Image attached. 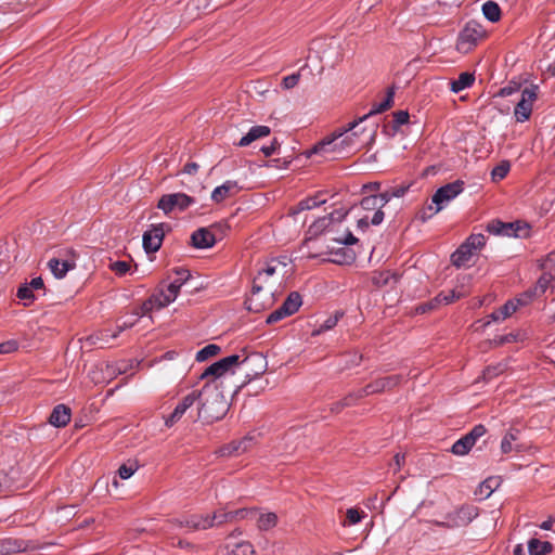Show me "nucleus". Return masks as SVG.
I'll use <instances>...</instances> for the list:
<instances>
[{
  "instance_id": "nucleus-57",
  "label": "nucleus",
  "mask_w": 555,
  "mask_h": 555,
  "mask_svg": "<svg viewBox=\"0 0 555 555\" xmlns=\"http://www.w3.org/2000/svg\"><path fill=\"white\" fill-rule=\"evenodd\" d=\"M532 297H533V293L527 292V293L521 294L519 297H517L515 299H511L509 301H516L517 309H518L519 307L529 305L532 300Z\"/></svg>"
},
{
  "instance_id": "nucleus-1",
  "label": "nucleus",
  "mask_w": 555,
  "mask_h": 555,
  "mask_svg": "<svg viewBox=\"0 0 555 555\" xmlns=\"http://www.w3.org/2000/svg\"><path fill=\"white\" fill-rule=\"evenodd\" d=\"M197 413L193 422L203 421L204 423H214L221 420L228 412L229 403L223 395L219 383H205L203 388L197 391Z\"/></svg>"
},
{
  "instance_id": "nucleus-56",
  "label": "nucleus",
  "mask_w": 555,
  "mask_h": 555,
  "mask_svg": "<svg viewBox=\"0 0 555 555\" xmlns=\"http://www.w3.org/2000/svg\"><path fill=\"white\" fill-rule=\"evenodd\" d=\"M17 297L22 300H28L31 302L35 298L31 288L28 286V284L23 285L17 291Z\"/></svg>"
},
{
  "instance_id": "nucleus-14",
  "label": "nucleus",
  "mask_w": 555,
  "mask_h": 555,
  "mask_svg": "<svg viewBox=\"0 0 555 555\" xmlns=\"http://www.w3.org/2000/svg\"><path fill=\"white\" fill-rule=\"evenodd\" d=\"M401 375H391L380 377L367 384L365 387L357 391V398H363L369 395L378 393L385 390H390L401 383Z\"/></svg>"
},
{
  "instance_id": "nucleus-2",
  "label": "nucleus",
  "mask_w": 555,
  "mask_h": 555,
  "mask_svg": "<svg viewBox=\"0 0 555 555\" xmlns=\"http://www.w3.org/2000/svg\"><path fill=\"white\" fill-rule=\"evenodd\" d=\"M360 121L349 122L347 127L336 129L332 134L325 137L312 150L313 153H334L345 156L353 153L359 146V134L353 131Z\"/></svg>"
},
{
  "instance_id": "nucleus-7",
  "label": "nucleus",
  "mask_w": 555,
  "mask_h": 555,
  "mask_svg": "<svg viewBox=\"0 0 555 555\" xmlns=\"http://www.w3.org/2000/svg\"><path fill=\"white\" fill-rule=\"evenodd\" d=\"M462 191L463 182L460 180L439 188L431 197V205L428 206V209L431 210V215L439 212L443 204L455 198Z\"/></svg>"
},
{
  "instance_id": "nucleus-64",
  "label": "nucleus",
  "mask_w": 555,
  "mask_h": 555,
  "mask_svg": "<svg viewBox=\"0 0 555 555\" xmlns=\"http://www.w3.org/2000/svg\"><path fill=\"white\" fill-rule=\"evenodd\" d=\"M28 286L34 289H42L44 287L43 280L40 276L34 278Z\"/></svg>"
},
{
  "instance_id": "nucleus-50",
  "label": "nucleus",
  "mask_w": 555,
  "mask_h": 555,
  "mask_svg": "<svg viewBox=\"0 0 555 555\" xmlns=\"http://www.w3.org/2000/svg\"><path fill=\"white\" fill-rule=\"evenodd\" d=\"M137 469H138V465L135 463L130 464V465L122 464L118 468V476L121 479H128L137 472Z\"/></svg>"
},
{
  "instance_id": "nucleus-23",
  "label": "nucleus",
  "mask_w": 555,
  "mask_h": 555,
  "mask_svg": "<svg viewBox=\"0 0 555 555\" xmlns=\"http://www.w3.org/2000/svg\"><path fill=\"white\" fill-rule=\"evenodd\" d=\"M50 423L55 427H63L70 421V409L64 404L56 405L49 418Z\"/></svg>"
},
{
  "instance_id": "nucleus-48",
  "label": "nucleus",
  "mask_w": 555,
  "mask_h": 555,
  "mask_svg": "<svg viewBox=\"0 0 555 555\" xmlns=\"http://www.w3.org/2000/svg\"><path fill=\"white\" fill-rule=\"evenodd\" d=\"M390 279H396V275L389 271L377 272L373 275V283L380 287L387 285Z\"/></svg>"
},
{
  "instance_id": "nucleus-46",
  "label": "nucleus",
  "mask_w": 555,
  "mask_h": 555,
  "mask_svg": "<svg viewBox=\"0 0 555 555\" xmlns=\"http://www.w3.org/2000/svg\"><path fill=\"white\" fill-rule=\"evenodd\" d=\"M519 339H521V334L520 333H509V334H506V335H501V336L495 337L492 340V344L495 347H499V346H502L504 344L517 341Z\"/></svg>"
},
{
  "instance_id": "nucleus-37",
  "label": "nucleus",
  "mask_w": 555,
  "mask_h": 555,
  "mask_svg": "<svg viewBox=\"0 0 555 555\" xmlns=\"http://www.w3.org/2000/svg\"><path fill=\"white\" fill-rule=\"evenodd\" d=\"M467 295V292H465L463 288L461 289H452L449 293H440L435 297L436 302L441 304H451L462 297H465Z\"/></svg>"
},
{
  "instance_id": "nucleus-60",
  "label": "nucleus",
  "mask_w": 555,
  "mask_h": 555,
  "mask_svg": "<svg viewBox=\"0 0 555 555\" xmlns=\"http://www.w3.org/2000/svg\"><path fill=\"white\" fill-rule=\"evenodd\" d=\"M553 279V276L550 274L548 276L546 275H543L539 281H538V285L537 287L534 288V293L540 289L541 293H544L548 283L551 282V280Z\"/></svg>"
},
{
  "instance_id": "nucleus-52",
  "label": "nucleus",
  "mask_w": 555,
  "mask_h": 555,
  "mask_svg": "<svg viewBox=\"0 0 555 555\" xmlns=\"http://www.w3.org/2000/svg\"><path fill=\"white\" fill-rule=\"evenodd\" d=\"M18 349V344L16 340L11 339L3 343H0V354L12 353Z\"/></svg>"
},
{
  "instance_id": "nucleus-35",
  "label": "nucleus",
  "mask_w": 555,
  "mask_h": 555,
  "mask_svg": "<svg viewBox=\"0 0 555 555\" xmlns=\"http://www.w3.org/2000/svg\"><path fill=\"white\" fill-rule=\"evenodd\" d=\"M229 555H254V546L249 542H237L227 545Z\"/></svg>"
},
{
  "instance_id": "nucleus-28",
  "label": "nucleus",
  "mask_w": 555,
  "mask_h": 555,
  "mask_svg": "<svg viewBox=\"0 0 555 555\" xmlns=\"http://www.w3.org/2000/svg\"><path fill=\"white\" fill-rule=\"evenodd\" d=\"M393 95H395L393 89L392 88L388 89L385 100L383 102H380L379 104H375L366 115L359 118V121H363L372 115L379 114V113H383V112L389 109L393 104Z\"/></svg>"
},
{
  "instance_id": "nucleus-42",
  "label": "nucleus",
  "mask_w": 555,
  "mask_h": 555,
  "mask_svg": "<svg viewBox=\"0 0 555 555\" xmlns=\"http://www.w3.org/2000/svg\"><path fill=\"white\" fill-rule=\"evenodd\" d=\"M341 315L343 313L336 312L334 315L328 317L318 328L313 330L312 336H318L323 332L332 330L334 326H336Z\"/></svg>"
},
{
  "instance_id": "nucleus-63",
  "label": "nucleus",
  "mask_w": 555,
  "mask_h": 555,
  "mask_svg": "<svg viewBox=\"0 0 555 555\" xmlns=\"http://www.w3.org/2000/svg\"><path fill=\"white\" fill-rule=\"evenodd\" d=\"M383 220H384V211L382 210V208H378V209L374 212V215H373V217H372V219H371V221H370V222H371L373 225H378V224H380V223L383 222Z\"/></svg>"
},
{
  "instance_id": "nucleus-61",
  "label": "nucleus",
  "mask_w": 555,
  "mask_h": 555,
  "mask_svg": "<svg viewBox=\"0 0 555 555\" xmlns=\"http://www.w3.org/2000/svg\"><path fill=\"white\" fill-rule=\"evenodd\" d=\"M348 357L349 359L346 363L347 367L359 365L362 360V356L358 352L350 353Z\"/></svg>"
},
{
  "instance_id": "nucleus-20",
  "label": "nucleus",
  "mask_w": 555,
  "mask_h": 555,
  "mask_svg": "<svg viewBox=\"0 0 555 555\" xmlns=\"http://www.w3.org/2000/svg\"><path fill=\"white\" fill-rule=\"evenodd\" d=\"M192 244L195 248H209L216 243L214 233L207 228L196 230L191 236Z\"/></svg>"
},
{
  "instance_id": "nucleus-49",
  "label": "nucleus",
  "mask_w": 555,
  "mask_h": 555,
  "mask_svg": "<svg viewBox=\"0 0 555 555\" xmlns=\"http://www.w3.org/2000/svg\"><path fill=\"white\" fill-rule=\"evenodd\" d=\"M365 516L363 512H360L358 508L351 507L346 512V518L348 525H356L361 521V519Z\"/></svg>"
},
{
  "instance_id": "nucleus-18",
  "label": "nucleus",
  "mask_w": 555,
  "mask_h": 555,
  "mask_svg": "<svg viewBox=\"0 0 555 555\" xmlns=\"http://www.w3.org/2000/svg\"><path fill=\"white\" fill-rule=\"evenodd\" d=\"M255 444V438L253 436H246L241 440L232 441L219 449L221 456L240 455L247 452Z\"/></svg>"
},
{
  "instance_id": "nucleus-44",
  "label": "nucleus",
  "mask_w": 555,
  "mask_h": 555,
  "mask_svg": "<svg viewBox=\"0 0 555 555\" xmlns=\"http://www.w3.org/2000/svg\"><path fill=\"white\" fill-rule=\"evenodd\" d=\"M498 485L496 478H488L479 485L477 494L489 498Z\"/></svg>"
},
{
  "instance_id": "nucleus-21",
  "label": "nucleus",
  "mask_w": 555,
  "mask_h": 555,
  "mask_svg": "<svg viewBox=\"0 0 555 555\" xmlns=\"http://www.w3.org/2000/svg\"><path fill=\"white\" fill-rule=\"evenodd\" d=\"M238 192V186L235 181L228 180L222 185L217 186L211 193V199L216 203H221L228 197L235 195Z\"/></svg>"
},
{
  "instance_id": "nucleus-47",
  "label": "nucleus",
  "mask_w": 555,
  "mask_h": 555,
  "mask_svg": "<svg viewBox=\"0 0 555 555\" xmlns=\"http://www.w3.org/2000/svg\"><path fill=\"white\" fill-rule=\"evenodd\" d=\"M359 398H357V392L349 393L347 397H345L341 401L336 402L332 405L331 411L332 412H339L345 406H349L354 403Z\"/></svg>"
},
{
  "instance_id": "nucleus-33",
  "label": "nucleus",
  "mask_w": 555,
  "mask_h": 555,
  "mask_svg": "<svg viewBox=\"0 0 555 555\" xmlns=\"http://www.w3.org/2000/svg\"><path fill=\"white\" fill-rule=\"evenodd\" d=\"M326 203L325 198H322L321 195H317L313 197L306 198L298 203V205L293 209V214L296 215L304 210H309L315 208L322 204Z\"/></svg>"
},
{
  "instance_id": "nucleus-55",
  "label": "nucleus",
  "mask_w": 555,
  "mask_h": 555,
  "mask_svg": "<svg viewBox=\"0 0 555 555\" xmlns=\"http://www.w3.org/2000/svg\"><path fill=\"white\" fill-rule=\"evenodd\" d=\"M331 220H332V217L320 218L318 221H315L310 227V232L313 234H317L318 232L322 231L325 227H327L330 224Z\"/></svg>"
},
{
  "instance_id": "nucleus-5",
  "label": "nucleus",
  "mask_w": 555,
  "mask_h": 555,
  "mask_svg": "<svg viewBox=\"0 0 555 555\" xmlns=\"http://www.w3.org/2000/svg\"><path fill=\"white\" fill-rule=\"evenodd\" d=\"M486 36L485 28L476 21H469L459 35L456 49L461 53H468Z\"/></svg>"
},
{
  "instance_id": "nucleus-24",
  "label": "nucleus",
  "mask_w": 555,
  "mask_h": 555,
  "mask_svg": "<svg viewBox=\"0 0 555 555\" xmlns=\"http://www.w3.org/2000/svg\"><path fill=\"white\" fill-rule=\"evenodd\" d=\"M270 134V128L268 126H254L249 129V131L242 137V139L238 141V146H247L251 142L264 138Z\"/></svg>"
},
{
  "instance_id": "nucleus-39",
  "label": "nucleus",
  "mask_w": 555,
  "mask_h": 555,
  "mask_svg": "<svg viewBox=\"0 0 555 555\" xmlns=\"http://www.w3.org/2000/svg\"><path fill=\"white\" fill-rule=\"evenodd\" d=\"M482 13L487 20L494 23L501 17V9L498 3L493 1H487L482 5Z\"/></svg>"
},
{
  "instance_id": "nucleus-36",
  "label": "nucleus",
  "mask_w": 555,
  "mask_h": 555,
  "mask_svg": "<svg viewBox=\"0 0 555 555\" xmlns=\"http://www.w3.org/2000/svg\"><path fill=\"white\" fill-rule=\"evenodd\" d=\"M278 524V516L275 513H266L259 515L257 519V527L261 531H268L274 528Z\"/></svg>"
},
{
  "instance_id": "nucleus-59",
  "label": "nucleus",
  "mask_w": 555,
  "mask_h": 555,
  "mask_svg": "<svg viewBox=\"0 0 555 555\" xmlns=\"http://www.w3.org/2000/svg\"><path fill=\"white\" fill-rule=\"evenodd\" d=\"M393 118L397 126L404 125L409 121V113L405 111H398L393 114Z\"/></svg>"
},
{
  "instance_id": "nucleus-29",
  "label": "nucleus",
  "mask_w": 555,
  "mask_h": 555,
  "mask_svg": "<svg viewBox=\"0 0 555 555\" xmlns=\"http://www.w3.org/2000/svg\"><path fill=\"white\" fill-rule=\"evenodd\" d=\"M26 550L23 541L14 539L0 540V555H9Z\"/></svg>"
},
{
  "instance_id": "nucleus-41",
  "label": "nucleus",
  "mask_w": 555,
  "mask_h": 555,
  "mask_svg": "<svg viewBox=\"0 0 555 555\" xmlns=\"http://www.w3.org/2000/svg\"><path fill=\"white\" fill-rule=\"evenodd\" d=\"M208 520L211 521V527L220 526L222 524L232 521L234 519V515L232 512H222L218 511L211 515H207Z\"/></svg>"
},
{
  "instance_id": "nucleus-15",
  "label": "nucleus",
  "mask_w": 555,
  "mask_h": 555,
  "mask_svg": "<svg viewBox=\"0 0 555 555\" xmlns=\"http://www.w3.org/2000/svg\"><path fill=\"white\" fill-rule=\"evenodd\" d=\"M301 304L300 295L296 292L291 293L283 305L268 315L267 323L272 324L284 319L285 317L294 314L299 309Z\"/></svg>"
},
{
  "instance_id": "nucleus-40",
  "label": "nucleus",
  "mask_w": 555,
  "mask_h": 555,
  "mask_svg": "<svg viewBox=\"0 0 555 555\" xmlns=\"http://www.w3.org/2000/svg\"><path fill=\"white\" fill-rule=\"evenodd\" d=\"M159 299H160V296H158L157 294H154L146 301H144L142 304V306L140 307V310L134 312V315L137 318H139V317L149 314L154 308L159 309L158 308Z\"/></svg>"
},
{
  "instance_id": "nucleus-12",
  "label": "nucleus",
  "mask_w": 555,
  "mask_h": 555,
  "mask_svg": "<svg viewBox=\"0 0 555 555\" xmlns=\"http://www.w3.org/2000/svg\"><path fill=\"white\" fill-rule=\"evenodd\" d=\"M194 198L185 193H171L163 195L158 201L157 207L163 210L165 215H169L175 210H185L194 204Z\"/></svg>"
},
{
  "instance_id": "nucleus-45",
  "label": "nucleus",
  "mask_w": 555,
  "mask_h": 555,
  "mask_svg": "<svg viewBox=\"0 0 555 555\" xmlns=\"http://www.w3.org/2000/svg\"><path fill=\"white\" fill-rule=\"evenodd\" d=\"M509 168H511V165L508 162H506V160L501 162L498 166H495L492 169V172H491L492 179L494 181L504 179L506 177V175L508 173Z\"/></svg>"
},
{
  "instance_id": "nucleus-16",
  "label": "nucleus",
  "mask_w": 555,
  "mask_h": 555,
  "mask_svg": "<svg viewBox=\"0 0 555 555\" xmlns=\"http://www.w3.org/2000/svg\"><path fill=\"white\" fill-rule=\"evenodd\" d=\"M197 400V391L193 390L192 392L184 396L176 405L173 411L165 418V425L167 427H172L178 422H180L186 412L194 405Z\"/></svg>"
},
{
  "instance_id": "nucleus-26",
  "label": "nucleus",
  "mask_w": 555,
  "mask_h": 555,
  "mask_svg": "<svg viewBox=\"0 0 555 555\" xmlns=\"http://www.w3.org/2000/svg\"><path fill=\"white\" fill-rule=\"evenodd\" d=\"M180 527H186L190 530H206L211 528V521L208 520L207 515H193L185 520L179 521Z\"/></svg>"
},
{
  "instance_id": "nucleus-6",
  "label": "nucleus",
  "mask_w": 555,
  "mask_h": 555,
  "mask_svg": "<svg viewBox=\"0 0 555 555\" xmlns=\"http://www.w3.org/2000/svg\"><path fill=\"white\" fill-rule=\"evenodd\" d=\"M173 272L176 274V279L167 286L166 289H160L156 293L160 296L158 308H164L173 302L178 297L181 286L191 278L190 271L183 268L175 269Z\"/></svg>"
},
{
  "instance_id": "nucleus-22",
  "label": "nucleus",
  "mask_w": 555,
  "mask_h": 555,
  "mask_svg": "<svg viewBox=\"0 0 555 555\" xmlns=\"http://www.w3.org/2000/svg\"><path fill=\"white\" fill-rule=\"evenodd\" d=\"M286 267V262H282L276 259H272L266 263L264 268L258 272V275L255 278L254 282H258L264 286L267 283V279L279 272L281 269Z\"/></svg>"
},
{
  "instance_id": "nucleus-25",
  "label": "nucleus",
  "mask_w": 555,
  "mask_h": 555,
  "mask_svg": "<svg viewBox=\"0 0 555 555\" xmlns=\"http://www.w3.org/2000/svg\"><path fill=\"white\" fill-rule=\"evenodd\" d=\"M519 429L517 428H509L506 434L503 436L501 440V452L503 454H508L512 451H520L519 446H514V442L518 440L519 437Z\"/></svg>"
},
{
  "instance_id": "nucleus-51",
  "label": "nucleus",
  "mask_w": 555,
  "mask_h": 555,
  "mask_svg": "<svg viewBox=\"0 0 555 555\" xmlns=\"http://www.w3.org/2000/svg\"><path fill=\"white\" fill-rule=\"evenodd\" d=\"M109 268L117 275H124L130 270V264L126 261H115L109 264Z\"/></svg>"
},
{
  "instance_id": "nucleus-54",
  "label": "nucleus",
  "mask_w": 555,
  "mask_h": 555,
  "mask_svg": "<svg viewBox=\"0 0 555 555\" xmlns=\"http://www.w3.org/2000/svg\"><path fill=\"white\" fill-rule=\"evenodd\" d=\"M487 429L483 425H476L466 436L476 443L477 439L482 437L486 434Z\"/></svg>"
},
{
  "instance_id": "nucleus-30",
  "label": "nucleus",
  "mask_w": 555,
  "mask_h": 555,
  "mask_svg": "<svg viewBox=\"0 0 555 555\" xmlns=\"http://www.w3.org/2000/svg\"><path fill=\"white\" fill-rule=\"evenodd\" d=\"M553 545L547 541L531 539L528 542V552L530 555H547L552 552Z\"/></svg>"
},
{
  "instance_id": "nucleus-53",
  "label": "nucleus",
  "mask_w": 555,
  "mask_h": 555,
  "mask_svg": "<svg viewBox=\"0 0 555 555\" xmlns=\"http://www.w3.org/2000/svg\"><path fill=\"white\" fill-rule=\"evenodd\" d=\"M299 79H300L299 73L292 74V75L283 78L282 86L286 90L292 89L295 86H297V83L299 82Z\"/></svg>"
},
{
  "instance_id": "nucleus-43",
  "label": "nucleus",
  "mask_w": 555,
  "mask_h": 555,
  "mask_svg": "<svg viewBox=\"0 0 555 555\" xmlns=\"http://www.w3.org/2000/svg\"><path fill=\"white\" fill-rule=\"evenodd\" d=\"M221 348L218 345L210 344L202 348L196 353V360L198 362L206 361L207 359L217 356L220 352Z\"/></svg>"
},
{
  "instance_id": "nucleus-34",
  "label": "nucleus",
  "mask_w": 555,
  "mask_h": 555,
  "mask_svg": "<svg viewBox=\"0 0 555 555\" xmlns=\"http://www.w3.org/2000/svg\"><path fill=\"white\" fill-rule=\"evenodd\" d=\"M475 80L473 74L462 73L459 78L451 83V90L455 93L470 87Z\"/></svg>"
},
{
  "instance_id": "nucleus-38",
  "label": "nucleus",
  "mask_w": 555,
  "mask_h": 555,
  "mask_svg": "<svg viewBox=\"0 0 555 555\" xmlns=\"http://www.w3.org/2000/svg\"><path fill=\"white\" fill-rule=\"evenodd\" d=\"M475 443L465 435L461 439L454 442L451 451L455 455L463 456L467 454Z\"/></svg>"
},
{
  "instance_id": "nucleus-31",
  "label": "nucleus",
  "mask_w": 555,
  "mask_h": 555,
  "mask_svg": "<svg viewBox=\"0 0 555 555\" xmlns=\"http://www.w3.org/2000/svg\"><path fill=\"white\" fill-rule=\"evenodd\" d=\"M517 311L516 301H507L504 306H502L499 310L493 311L490 314V319L493 322L503 321L509 318L514 312Z\"/></svg>"
},
{
  "instance_id": "nucleus-13",
  "label": "nucleus",
  "mask_w": 555,
  "mask_h": 555,
  "mask_svg": "<svg viewBox=\"0 0 555 555\" xmlns=\"http://www.w3.org/2000/svg\"><path fill=\"white\" fill-rule=\"evenodd\" d=\"M478 515L477 507L473 505H463L456 511L448 514L446 522H439L447 528H456L467 526Z\"/></svg>"
},
{
  "instance_id": "nucleus-19",
  "label": "nucleus",
  "mask_w": 555,
  "mask_h": 555,
  "mask_svg": "<svg viewBox=\"0 0 555 555\" xmlns=\"http://www.w3.org/2000/svg\"><path fill=\"white\" fill-rule=\"evenodd\" d=\"M164 237V224L154 225L151 230L143 234V247L146 253L157 251Z\"/></svg>"
},
{
  "instance_id": "nucleus-4",
  "label": "nucleus",
  "mask_w": 555,
  "mask_h": 555,
  "mask_svg": "<svg viewBox=\"0 0 555 555\" xmlns=\"http://www.w3.org/2000/svg\"><path fill=\"white\" fill-rule=\"evenodd\" d=\"M486 245V236L481 233L469 235L466 241L451 255L453 266L461 268L465 266L474 255Z\"/></svg>"
},
{
  "instance_id": "nucleus-58",
  "label": "nucleus",
  "mask_w": 555,
  "mask_h": 555,
  "mask_svg": "<svg viewBox=\"0 0 555 555\" xmlns=\"http://www.w3.org/2000/svg\"><path fill=\"white\" fill-rule=\"evenodd\" d=\"M519 90V85L517 83H509L508 86L500 89V91L498 92V96H509L512 94H514L515 92H517Z\"/></svg>"
},
{
  "instance_id": "nucleus-17",
  "label": "nucleus",
  "mask_w": 555,
  "mask_h": 555,
  "mask_svg": "<svg viewBox=\"0 0 555 555\" xmlns=\"http://www.w3.org/2000/svg\"><path fill=\"white\" fill-rule=\"evenodd\" d=\"M76 255L73 250H67L65 258H51L48 261V268L56 279H63L68 271L76 267Z\"/></svg>"
},
{
  "instance_id": "nucleus-8",
  "label": "nucleus",
  "mask_w": 555,
  "mask_h": 555,
  "mask_svg": "<svg viewBox=\"0 0 555 555\" xmlns=\"http://www.w3.org/2000/svg\"><path fill=\"white\" fill-rule=\"evenodd\" d=\"M273 304V289L271 286L264 287L258 282H254L250 296L246 300L248 310L259 312L269 308Z\"/></svg>"
},
{
  "instance_id": "nucleus-11",
  "label": "nucleus",
  "mask_w": 555,
  "mask_h": 555,
  "mask_svg": "<svg viewBox=\"0 0 555 555\" xmlns=\"http://www.w3.org/2000/svg\"><path fill=\"white\" fill-rule=\"evenodd\" d=\"M538 92L539 87L537 85H531L521 91V99L514 109V115L517 121L524 122L530 118L533 103L538 99Z\"/></svg>"
},
{
  "instance_id": "nucleus-10",
  "label": "nucleus",
  "mask_w": 555,
  "mask_h": 555,
  "mask_svg": "<svg viewBox=\"0 0 555 555\" xmlns=\"http://www.w3.org/2000/svg\"><path fill=\"white\" fill-rule=\"evenodd\" d=\"M236 367L250 380L266 372L267 360L261 353L255 352L243 359L240 358V362L235 365V369Z\"/></svg>"
},
{
  "instance_id": "nucleus-9",
  "label": "nucleus",
  "mask_w": 555,
  "mask_h": 555,
  "mask_svg": "<svg viewBox=\"0 0 555 555\" xmlns=\"http://www.w3.org/2000/svg\"><path fill=\"white\" fill-rule=\"evenodd\" d=\"M487 231L494 235L527 237L529 235V225L519 221L505 223L493 220L487 224Z\"/></svg>"
},
{
  "instance_id": "nucleus-3",
  "label": "nucleus",
  "mask_w": 555,
  "mask_h": 555,
  "mask_svg": "<svg viewBox=\"0 0 555 555\" xmlns=\"http://www.w3.org/2000/svg\"><path fill=\"white\" fill-rule=\"evenodd\" d=\"M238 362V354L225 357L208 366L201 375V378L207 379L206 383L218 382L219 388H223L225 380L234 373L235 365Z\"/></svg>"
},
{
  "instance_id": "nucleus-32",
  "label": "nucleus",
  "mask_w": 555,
  "mask_h": 555,
  "mask_svg": "<svg viewBox=\"0 0 555 555\" xmlns=\"http://www.w3.org/2000/svg\"><path fill=\"white\" fill-rule=\"evenodd\" d=\"M137 321L138 319L124 321L122 323L117 325L116 330H103L100 332L101 337L99 339L107 341V338H116L122 331L132 327L137 323Z\"/></svg>"
},
{
  "instance_id": "nucleus-62",
  "label": "nucleus",
  "mask_w": 555,
  "mask_h": 555,
  "mask_svg": "<svg viewBox=\"0 0 555 555\" xmlns=\"http://www.w3.org/2000/svg\"><path fill=\"white\" fill-rule=\"evenodd\" d=\"M279 147V143L276 141V139H274L270 145L268 146H263L261 149V152L266 155V156H271L272 154L275 153V151L278 150Z\"/></svg>"
},
{
  "instance_id": "nucleus-27",
  "label": "nucleus",
  "mask_w": 555,
  "mask_h": 555,
  "mask_svg": "<svg viewBox=\"0 0 555 555\" xmlns=\"http://www.w3.org/2000/svg\"><path fill=\"white\" fill-rule=\"evenodd\" d=\"M390 199V196L387 192L382 193L379 195L366 196L361 201V206L365 210H373L383 208Z\"/></svg>"
}]
</instances>
